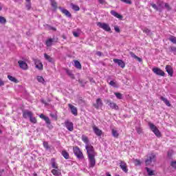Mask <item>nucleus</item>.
I'll use <instances>...</instances> for the list:
<instances>
[{
    "label": "nucleus",
    "mask_w": 176,
    "mask_h": 176,
    "mask_svg": "<svg viewBox=\"0 0 176 176\" xmlns=\"http://www.w3.org/2000/svg\"><path fill=\"white\" fill-rule=\"evenodd\" d=\"M62 155H63V157H65V159H69V154H68V153L65 151H63L62 152Z\"/></svg>",
    "instance_id": "72a5a7b5"
},
{
    "label": "nucleus",
    "mask_w": 176,
    "mask_h": 176,
    "mask_svg": "<svg viewBox=\"0 0 176 176\" xmlns=\"http://www.w3.org/2000/svg\"><path fill=\"white\" fill-rule=\"evenodd\" d=\"M67 75H69V76H71V78H74V74H72V72L69 71V70H67L66 71Z\"/></svg>",
    "instance_id": "c03bdc74"
},
{
    "label": "nucleus",
    "mask_w": 176,
    "mask_h": 176,
    "mask_svg": "<svg viewBox=\"0 0 176 176\" xmlns=\"http://www.w3.org/2000/svg\"><path fill=\"white\" fill-rule=\"evenodd\" d=\"M120 167L124 173H129V168H127V164L124 162V161H120Z\"/></svg>",
    "instance_id": "6e6552de"
},
{
    "label": "nucleus",
    "mask_w": 176,
    "mask_h": 176,
    "mask_svg": "<svg viewBox=\"0 0 176 176\" xmlns=\"http://www.w3.org/2000/svg\"><path fill=\"white\" fill-rule=\"evenodd\" d=\"M71 8H72V9H73V10H75L76 12H78L80 10L79 6H78L74 3H71Z\"/></svg>",
    "instance_id": "c85d7f7f"
},
{
    "label": "nucleus",
    "mask_w": 176,
    "mask_h": 176,
    "mask_svg": "<svg viewBox=\"0 0 176 176\" xmlns=\"http://www.w3.org/2000/svg\"><path fill=\"white\" fill-rule=\"evenodd\" d=\"M160 100H162V101H163L167 107H171V104H170V101H168V100H167V98H166L163 96H161Z\"/></svg>",
    "instance_id": "b1692460"
},
{
    "label": "nucleus",
    "mask_w": 176,
    "mask_h": 176,
    "mask_svg": "<svg viewBox=\"0 0 176 176\" xmlns=\"http://www.w3.org/2000/svg\"><path fill=\"white\" fill-rule=\"evenodd\" d=\"M109 85L113 87H119V84L113 80L110 81Z\"/></svg>",
    "instance_id": "c756f323"
},
{
    "label": "nucleus",
    "mask_w": 176,
    "mask_h": 176,
    "mask_svg": "<svg viewBox=\"0 0 176 176\" xmlns=\"http://www.w3.org/2000/svg\"><path fill=\"white\" fill-rule=\"evenodd\" d=\"M153 72H154V74L160 76H164V75H166V74L163 72V70H162L159 67L153 68Z\"/></svg>",
    "instance_id": "0eeeda50"
},
{
    "label": "nucleus",
    "mask_w": 176,
    "mask_h": 176,
    "mask_svg": "<svg viewBox=\"0 0 176 176\" xmlns=\"http://www.w3.org/2000/svg\"><path fill=\"white\" fill-rule=\"evenodd\" d=\"M97 25L100 28H102V30H104V31H106L107 32H111V27L108 23L98 22Z\"/></svg>",
    "instance_id": "7ed1b4c3"
},
{
    "label": "nucleus",
    "mask_w": 176,
    "mask_h": 176,
    "mask_svg": "<svg viewBox=\"0 0 176 176\" xmlns=\"http://www.w3.org/2000/svg\"><path fill=\"white\" fill-rule=\"evenodd\" d=\"M144 32H145L146 34H151V30L149 29H144Z\"/></svg>",
    "instance_id": "864d4df0"
},
{
    "label": "nucleus",
    "mask_w": 176,
    "mask_h": 176,
    "mask_svg": "<svg viewBox=\"0 0 176 176\" xmlns=\"http://www.w3.org/2000/svg\"><path fill=\"white\" fill-rule=\"evenodd\" d=\"M51 173L54 176H60V175H61V171H60V169H58H58H52L51 170Z\"/></svg>",
    "instance_id": "5701e85b"
},
{
    "label": "nucleus",
    "mask_w": 176,
    "mask_h": 176,
    "mask_svg": "<svg viewBox=\"0 0 176 176\" xmlns=\"http://www.w3.org/2000/svg\"><path fill=\"white\" fill-rule=\"evenodd\" d=\"M2 8H3V6L0 3V11L2 10Z\"/></svg>",
    "instance_id": "bf43d9fd"
},
{
    "label": "nucleus",
    "mask_w": 176,
    "mask_h": 176,
    "mask_svg": "<svg viewBox=\"0 0 176 176\" xmlns=\"http://www.w3.org/2000/svg\"><path fill=\"white\" fill-rule=\"evenodd\" d=\"M92 129H93L94 132L96 134V135H97L98 137H101L102 135V131H101V129H98V127H97V126L94 125L92 126Z\"/></svg>",
    "instance_id": "9d476101"
},
{
    "label": "nucleus",
    "mask_w": 176,
    "mask_h": 176,
    "mask_svg": "<svg viewBox=\"0 0 176 176\" xmlns=\"http://www.w3.org/2000/svg\"><path fill=\"white\" fill-rule=\"evenodd\" d=\"M68 107L74 116H78V109L72 104H68Z\"/></svg>",
    "instance_id": "1a4fd4ad"
},
{
    "label": "nucleus",
    "mask_w": 176,
    "mask_h": 176,
    "mask_svg": "<svg viewBox=\"0 0 176 176\" xmlns=\"http://www.w3.org/2000/svg\"><path fill=\"white\" fill-rule=\"evenodd\" d=\"M106 176H112V175H111V174H109V173L107 172V173H106Z\"/></svg>",
    "instance_id": "052dcab7"
},
{
    "label": "nucleus",
    "mask_w": 176,
    "mask_h": 176,
    "mask_svg": "<svg viewBox=\"0 0 176 176\" xmlns=\"http://www.w3.org/2000/svg\"><path fill=\"white\" fill-rule=\"evenodd\" d=\"M170 166L173 168H176V161H172L171 163H170Z\"/></svg>",
    "instance_id": "a18cd8bd"
},
{
    "label": "nucleus",
    "mask_w": 176,
    "mask_h": 176,
    "mask_svg": "<svg viewBox=\"0 0 176 176\" xmlns=\"http://www.w3.org/2000/svg\"><path fill=\"white\" fill-rule=\"evenodd\" d=\"M165 8L167 10H171V8H170V6L167 3H165Z\"/></svg>",
    "instance_id": "09e8293b"
},
{
    "label": "nucleus",
    "mask_w": 176,
    "mask_h": 176,
    "mask_svg": "<svg viewBox=\"0 0 176 176\" xmlns=\"http://www.w3.org/2000/svg\"><path fill=\"white\" fill-rule=\"evenodd\" d=\"M65 125L69 131H74V123L69 121H66L65 122Z\"/></svg>",
    "instance_id": "ddd939ff"
},
{
    "label": "nucleus",
    "mask_w": 176,
    "mask_h": 176,
    "mask_svg": "<svg viewBox=\"0 0 176 176\" xmlns=\"http://www.w3.org/2000/svg\"><path fill=\"white\" fill-rule=\"evenodd\" d=\"M44 57L50 63H52V61H53V58H52V57H50V56L47 55V54H44Z\"/></svg>",
    "instance_id": "473e14b6"
},
{
    "label": "nucleus",
    "mask_w": 176,
    "mask_h": 176,
    "mask_svg": "<svg viewBox=\"0 0 176 176\" xmlns=\"http://www.w3.org/2000/svg\"><path fill=\"white\" fill-rule=\"evenodd\" d=\"M134 164H135V166H140L141 165V161H140L139 160H134Z\"/></svg>",
    "instance_id": "a19ab883"
},
{
    "label": "nucleus",
    "mask_w": 176,
    "mask_h": 176,
    "mask_svg": "<svg viewBox=\"0 0 176 176\" xmlns=\"http://www.w3.org/2000/svg\"><path fill=\"white\" fill-rule=\"evenodd\" d=\"M36 79H37L38 82H39V83H45V79L43 78V76H38L36 77Z\"/></svg>",
    "instance_id": "7c9ffc66"
},
{
    "label": "nucleus",
    "mask_w": 176,
    "mask_h": 176,
    "mask_svg": "<svg viewBox=\"0 0 176 176\" xmlns=\"http://www.w3.org/2000/svg\"><path fill=\"white\" fill-rule=\"evenodd\" d=\"M96 54H97V56H101L102 53H101V52H97Z\"/></svg>",
    "instance_id": "4d7b16f0"
},
{
    "label": "nucleus",
    "mask_w": 176,
    "mask_h": 176,
    "mask_svg": "<svg viewBox=\"0 0 176 176\" xmlns=\"http://www.w3.org/2000/svg\"><path fill=\"white\" fill-rule=\"evenodd\" d=\"M94 107L96 109H100V108H102V100H101V98H98L96 100V102L94 104Z\"/></svg>",
    "instance_id": "4468645a"
},
{
    "label": "nucleus",
    "mask_w": 176,
    "mask_h": 176,
    "mask_svg": "<svg viewBox=\"0 0 176 176\" xmlns=\"http://www.w3.org/2000/svg\"><path fill=\"white\" fill-rule=\"evenodd\" d=\"M74 67L78 69H82V65H80V63L78 60H74Z\"/></svg>",
    "instance_id": "cd10ccee"
},
{
    "label": "nucleus",
    "mask_w": 176,
    "mask_h": 176,
    "mask_svg": "<svg viewBox=\"0 0 176 176\" xmlns=\"http://www.w3.org/2000/svg\"><path fill=\"white\" fill-rule=\"evenodd\" d=\"M0 23L1 24H6V19L3 16H0Z\"/></svg>",
    "instance_id": "4c0bfd02"
},
{
    "label": "nucleus",
    "mask_w": 176,
    "mask_h": 176,
    "mask_svg": "<svg viewBox=\"0 0 176 176\" xmlns=\"http://www.w3.org/2000/svg\"><path fill=\"white\" fill-rule=\"evenodd\" d=\"M18 64L21 69H23L24 71H27V69H28V65L27 63H25V61L19 60Z\"/></svg>",
    "instance_id": "423d86ee"
},
{
    "label": "nucleus",
    "mask_w": 176,
    "mask_h": 176,
    "mask_svg": "<svg viewBox=\"0 0 176 176\" xmlns=\"http://www.w3.org/2000/svg\"><path fill=\"white\" fill-rule=\"evenodd\" d=\"M26 1V2H31V0H25Z\"/></svg>",
    "instance_id": "e2e57ef3"
},
{
    "label": "nucleus",
    "mask_w": 176,
    "mask_h": 176,
    "mask_svg": "<svg viewBox=\"0 0 176 176\" xmlns=\"http://www.w3.org/2000/svg\"><path fill=\"white\" fill-rule=\"evenodd\" d=\"M166 72H168L169 76H173L174 74V71L173 70V67H171V65H166Z\"/></svg>",
    "instance_id": "6ab92c4d"
},
{
    "label": "nucleus",
    "mask_w": 176,
    "mask_h": 176,
    "mask_svg": "<svg viewBox=\"0 0 176 176\" xmlns=\"http://www.w3.org/2000/svg\"><path fill=\"white\" fill-rule=\"evenodd\" d=\"M158 8H161V11L163 10V2H158L157 3Z\"/></svg>",
    "instance_id": "49530a36"
},
{
    "label": "nucleus",
    "mask_w": 176,
    "mask_h": 176,
    "mask_svg": "<svg viewBox=\"0 0 176 176\" xmlns=\"http://www.w3.org/2000/svg\"><path fill=\"white\" fill-rule=\"evenodd\" d=\"M115 96L118 98V100H122V94L120 93H115Z\"/></svg>",
    "instance_id": "58836bf2"
},
{
    "label": "nucleus",
    "mask_w": 176,
    "mask_h": 176,
    "mask_svg": "<svg viewBox=\"0 0 176 176\" xmlns=\"http://www.w3.org/2000/svg\"><path fill=\"white\" fill-rule=\"evenodd\" d=\"M169 41H170V42H172V43H175L176 45V37L174 36H170L169 37Z\"/></svg>",
    "instance_id": "c9c22d12"
},
{
    "label": "nucleus",
    "mask_w": 176,
    "mask_h": 176,
    "mask_svg": "<svg viewBox=\"0 0 176 176\" xmlns=\"http://www.w3.org/2000/svg\"><path fill=\"white\" fill-rule=\"evenodd\" d=\"M170 50H171V52H174V54H176V47H171Z\"/></svg>",
    "instance_id": "3c124183"
},
{
    "label": "nucleus",
    "mask_w": 176,
    "mask_h": 176,
    "mask_svg": "<svg viewBox=\"0 0 176 176\" xmlns=\"http://www.w3.org/2000/svg\"><path fill=\"white\" fill-rule=\"evenodd\" d=\"M109 107L111 109H115L116 111H118V109H119V106H118V104H116V103L113 102H109Z\"/></svg>",
    "instance_id": "412c9836"
},
{
    "label": "nucleus",
    "mask_w": 176,
    "mask_h": 176,
    "mask_svg": "<svg viewBox=\"0 0 176 176\" xmlns=\"http://www.w3.org/2000/svg\"><path fill=\"white\" fill-rule=\"evenodd\" d=\"M8 79H9L10 82H13L14 83H19V80H17L15 77H13L12 76L8 75Z\"/></svg>",
    "instance_id": "393cba45"
},
{
    "label": "nucleus",
    "mask_w": 176,
    "mask_h": 176,
    "mask_svg": "<svg viewBox=\"0 0 176 176\" xmlns=\"http://www.w3.org/2000/svg\"><path fill=\"white\" fill-rule=\"evenodd\" d=\"M148 158L145 161L146 166H149V164H151L152 162H155V156L154 155V154H149L148 155Z\"/></svg>",
    "instance_id": "39448f33"
},
{
    "label": "nucleus",
    "mask_w": 176,
    "mask_h": 176,
    "mask_svg": "<svg viewBox=\"0 0 176 176\" xmlns=\"http://www.w3.org/2000/svg\"><path fill=\"white\" fill-rule=\"evenodd\" d=\"M34 62L37 69H39V71H42V69H43V64H42V62H41V60L34 59Z\"/></svg>",
    "instance_id": "9b49d317"
},
{
    "label": "nucleus",
    "mask_w": 176,
    "mask_h": 176,
    "mask_svg": "<svg viewBox=\"0 0 176 176\" xmlns=\"http://www.w3.org/2000/svg\"><path fill=\"white\" fill-rule=\"evenodd\" d=\"M114 30L116 32H120V29L119 28L118 26H114Z\"/></svg>",
    "instance_id": "8fccbe9b"
},
{
    "label": "nucleus",
    "mask_w": 176,
    "mask_h": 176,
    "mask_svg": "<svg viewBox=\"0 0 176 176\" xmlns=\"http://www.w3.org/2000/svg\"><path fill=\"white\" fill-rule=\"evenodd\" d=\"M168 156H171L170 151H168Z\"/></svg>",
    "instance_id": "680f3d73"
},
{
    "label": "nucleus",
    "mask_w": 176,
    "mask_h": 176,
    "mask_svg": "<svg viewBox=\"0 0 176 176\" xmlns=\"http://www.w3.org/2000/svg\"><path fill=\"white\" fill-rule=\"evenodd\" d=\"M131 57H133V58H138V56H137L134 53L131 52L130 53Z\"/></svg>",
    "instance_id": "6e6d98bb"
},
{
    "label": "nucleus",
    "mask_w": 176,
    "mask_h": 176,
    "mask_svg": "<svg viewBox=\"0 0 176 176\" xmlns=\"http://www.w3.org/2000/svg\"><path fill=\"white\" fill-rule=\"evenodd\" d=\"M136 60H138L140 63H141V61H142V59H141V58L138 57L136 58Z\"/></svg>",
    "instance_id": "13d9d810"
},
{
    "label": "nucleus",
    "mask_w": 176,
    "mask_h": 176,
    "mask_svg": "<svg viewBox=\"0 0 176 176\" xmlns=\"http://www.w3.org/2000/svg\"><path fill=\"white\" fill-rule=\"evenodd\" d=\"M25 6L26 9H28V10H30V9H31V2H28Z\"/></svg>",
    "instance_id": "de8ad7c7"
},
{
    "label": "nucleus",
    "mask_w": 176,
    "mask_h": 176,
    "mask_svg": "<svg viewBox=\"0 0 176 176\" xmlns=\"http://www.w3.org/2000/svg\"><path fill=\"white\" fill-rule=\"evenodd\" d=\"M33 113L28 110L24 111L23 112V118H24V119H28L30 118L32 116Z\"/></svg>",
    "instance_id": "f3484780"
},
{
    "label": "nucleus",
    "mask_w": 176,
    "mask_h": 176,
    "mask_svg": "<svg viewBox=\"0 0 176 176\" xmlns=\"http://www.w3.org/2000/svg\"><path fill=\"white\" fill-rule=\"evenodd\" d=\"M74 153L78 157V159H83V153L80 151V148L78 146H75L73 148Z\"/></svg>",
    "instance_id": "20e7f679"
},
{
    "label": "nucleus",
    "mask_w": 176,
    "mask_h": 176,
    "mask_svg": "<svg viewBox=\"0 0 176 176\" xmlns=\"http://www.w3.org/2000/svg\"><path fill=\"white\" fill-rule=\"evenodd\" d=\"M101 5H105V0H98Z\"/></svg>",
    "instance_id": "5fc2aeb1"
},
{
    "label": "nucleus",
    "mask_w": 176,
    "mask_h": 176,
    "mask_svg": "<svg viewBox=\"0 0 176 176\" xmlns=\"http://www.w3.org/2000/svg\"><path fill=\"white\" fill-rule=\"evenodd\" d=\"M73 35L74 36H75L76 38H78V36H79V33L78 32H73Z\"/></svg>",
    "instance_id": "603ef678"
},
{
    "label": "nucleus",
    "mask_w": 176,
    "mask_h": 176,
    "mask_svg": "<svg viewBox=\"0 0 176 176\" xmlns=\"http://www.w3.org/2000/svg\"><path fill=\"white\" fill-rule=\"evenodd\" d=\"M146 170L148 173V175H149V176L155 175V170H153L148 167H146Z\"/></svg>",
    "instance_id": "bb28decb"
},
{
    "label": "nucleus",
    "mask_w": 176,
    "mask_h": 176,
    "mask_svg": "<svg viewBox=\"0 0 176 176\" xmlns=\"http://www.w3.org/2000/svg\"><path fill=\"white\" fill-rule=\"evenodd\" d=\"M111 134L114 138H118L119 137V132L116 129H111Z\"/></svg>",
    "instance_id": "a878e982"
},
{
    "label": "nucleus",
    "mask_w": 176,
    "mask_h": 176,
    "mask_svg": "<svg viewBox=\"0 0 176 176\" xmlns=\"http://www.w3.org/2000/svg\"><path fill=\"white\" fill-rule=\"evenodd\" d=\"M51 166L52 168L58 169V164H57V162H56V159L54 158L51 159Z\"/></svg>",
    "instance_id": "4be33fe9"
},
{
    "label": "nucleus",
    "mask_w": 176,
    "mask_h": 176,
    "mask_svg": "<svg viewBox=\"0 0 176 176\" xmlns=\"http://www.w3.org/2000/svg\"><path fill=\"white\" fill-rule=\"evenodd\" d=\"M59 10H60V12H62L63 13L64 15L66 16V17H69V18L72 17L71 12H69V11H68L67 9L59 7Z\"/></svg>",
    "instance_id": "dca6fc26"
},
{
    "label": "nucleus",
    "mask_w": 176,
    "mask_h": 176,
    "mask_svg": "<svg viewBox=\"0 0 176 176\" xmlns=\"http://www.w3.org/2000/svg\"><path fill=\"white\" fill-rule=\"evenodd\" d=\"M39 118H41V119H43V120H45L47 124H50V119L49 118V117L43 114H40Z\"/></svg>",
    "instance_id": "aec40b11"
},
{
    "label": "nucleus",
    "mask_w": 176,
    "mask_h": 176,
    "mask_svg": "<svg viewBox=\"0 0 176 176\" xmlns=\"http://www.w3.org/2000/svg\"><path fill=\"white\" fill-rule=\"evenodd\" d=\"M124 3H127L128 5H131V0H120Z\"/></svg>",
    "instance_id": "79ce46f5"
},
{
    "label": "nucleus",
    "mask_w": 176,
    "mask_h": 176,
    "mask_svg": "<svg viewBox=\"0 0 176 176\" xmlns=\"http://www.w3.org/2000/svg\"><path fill=\"white\" fill-rule=\"evenodd\" d=\"M148 126L151 129V130L154 133V134L156 135V137L160 138L162 137V133H160V131L153 124V123L149 122Z\"/></svg>",
    "instance_id": "f03ea898"
},
{
    "label": "nucleus",
    "mask_w": 176,
    "mask_h": 176,
    "mask_svg": "<svg viewBox=\"0 0 176 176\" xmlns=\"http://www.w3.org/2000/svg\"><path fill=\"white\" fill-rule=\"evenodd\" d=\"M54 42L57 43V39L50 38L46 40L45 45L47 47H50V46L53 45V43H54Z\"/></svg>",
    "instance_id": "f8f14e48"
},
{
    "label": "nucleus",
    "mask_w": 176,
    "mask_h": 176,
    "mask_svg": "<svg viewBox=\"0 0 176 176\" xmlns=\"http://www.w3.org/2000/svg\"><path fill=\"white\" fill-rule=\"evenodd\" d=\"M111 14L114 17H116V19H119L120 20H122L123 19V16L120 15L119 13L116 12L115 10H111L110 12Z\"/></svg>",
    "instance_id": "a211bd4d"
},
{
    "label": "nucleus",
    "mask_w": 176,
    "mask_h": 176,
    "mask_svg": "<svg viewBox=\"0 0 176 176\" xmlns=\"http://www.w3.org/2000/svg\"><path fill=\"white\" fill-rule=\"evenodd\" d=\"M151 6H152V8H153V9H155V10H159L160 12H162V8H158L157 6H156V4L151 3Z\"/></svg>",
    "instance_id": "f704fd0d"
},
{
    "label": "nucleus",
    "mask_w": 176,
    "mask_h": 176,
    "mask_svg": "<svg viewBox=\"0 0 176 176\" xmlns=\"http://www.w3.org/2000/svg\"><path fill=\"white\" fill-rule=\"evenodd\" d=\"M43 145L45 149H49L50 147H49V143L47 142H43Z\"/></svg>",
    "instance_id": "ea45409f"
},
{
    "label": "nucleus",
    "mask_w": 176,
    "mask_h": 176,
    "mask_svg": "<svg viewBox=\"0 0 176 176\" xmlns=\"http://www.w3.org/2000/svg\"><path fill=\"white\" fill-rule=\"evenodd\" d=\"M51 5L54 9H57V3L54 0H50Z\"/></svg>",
    "instance_id": "2f4dec72"
},
{
    "label": "nucleus",
    "mask_w": 176,
    "mask_h": 176,
    "mask_svg": "<svg viewBox=\"0 0 176 176\" xmlns=\"http://www.w3.org/2000/svg\"><path fill=\"white\" fill-rule=\"evenodd\" d=\"M113 61L116 64H118L119 65V67H121V68H124V67H126V64L124 63V62H123V60H122L120 59L114 58L113 60Z\"/></svg>",
    "instance_id": "2eb2a0df"
},
{
    "label": "nucleus",
    "mask_w": 176,
    "mask_h": 176,
    "mask_svg": "<svg viewBox=\"0 0 176 176\" xmlns=\"http://www.w3.org/2000/svg\"><path fill=\"white\" fill-rule=\"evenodd\" d=\"M136 131L139 134H142V129L141 127H137Z\"/></svg>",
    "instance_id": "37998d69"
},
{
    "label": "nucleus",
    "mask_w": 176,
    "mask_h": 176,
    "mask_svg": "<svg viewBox=\"0 0 176 176\" xmlns=\"http://www.w3.org/2000/svg\"><path fill=\"white\" fill-rule=\"evenodd\" d=\"M81 138L82 141L85 144V149L88 156L89 167L93 168L94 166H96V157L97 156V152L94 150V147L91 144H89V138H87V136L82 135Z\"/></svg>",
    "instance_id": "f257e3e1"
},
{
    "label": "nucleus",
    "mask_w": 176,
    "mask_h": 176,
    "mask_svg": "<svg viewBox=\"0 0 176 176\" xmlns=\"http://www.w3.org/2000/svg\"><path fill=\"white\" fill-rule=\"evenodd\" d=\"M31 123H33L34 124H35V123H36V118L35 117H33L32 116L30 117V118H29Z\"/></svg>",
    "instance_id": "e433bc0d"
},
{
    "label": "nucleus",
    "mask_w": 176,
    "mask_h": 176,
    "mask_svg": "<svg viewBox=\"0 0 176 176\" xmlns=\"http://www.w3.org/2000/svg\"><path fill=\"white\" fill-rule=\"evenodd\" d=\"M52 30H56V28H52Z\"/></svg>",
    "instance_id": "0e129e2a"
}]
</instances>
